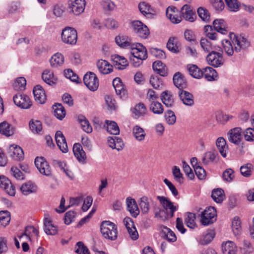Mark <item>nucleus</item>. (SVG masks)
<instances>
[{"label": "nucleus", "mask_w": 254, "mask_h": 254, "mask_svg": "<svg viewBox=\"0 0 254 254\" xmlns=\"http://www.w3.org/2000/svg\"><path fill=\"white\" fill-rule=\"evenodd\" d=\"M173 79L175 86L180 90L186 88V81L181 73L179 72L176 73L173 76Z\"/></svg>", "instance_id": "2f4dec72"}, {"label": "nucleus", "mask_w": 254, "mask_h": 254, "mask_svg": "<svg viewBox=\"0 0 254 254\" xmlns=\"http://www.w3.org/2000/svg\"><path fill=\"white\" fill-rule=\"evenodd\" d=\"M232 42L228 40L222 41L223 49L226 54L229 56H232L234 53H239L242 50H245L250 45V42L246 38L242 36H236L231 38Z\"/></svg>", "instance_id": "f257e3e1"}, {"label": "nucleus", "mask_w": 254, "mask_h": 254, "mask_svg": "<svg viewBox=\"0 0 254 254\" xmlns=\"http://www.w3.org/2000/svg\"><path fill=\"white\" fill-rule=\"evenodd\" d=\"M101 232L103 237L112 241L117 239L118 237L117 226L109 221H104L101 224Z\"/></svg>", "instance_id": "f03ea898"}, {"label": "nucleus", "mask_w": 254, "mask_h": 254, "mask_svg": "<svg viewBox=\"0 0 254 254\" xmlns=\"http://www.w3.org/2000/svg\"><path fill=\"white\" fill-rule=\"evenodd\" d=\"M0 187L5 190L7 193L10 196H14L15 194V188L10 180L2 175L0 176Z\"/></svg>", "instance_id": "4468645a"}, {"label": "nucleus", "mask_w": 254, "mask_h": 254, "mask_svg": "<svg viewBox=\"0 0 254 254\" xmlns=\"http://www.w3.org/2000/svg\"><path fill=\"white\" fill-rule=\"evenodd\" d=\"M177 12V9L173 6H169L166 9V16L173 23H179L182 20V16L178 15Z\"/></svg>", "instance_id": "4be33fe9"}, {"label": "nucleus", "mask_w": 254, "mask_h": 254, "mask_svg": "<svg viewBox=\"0 0 254 254\" xmlns=\"http://www.w3.org/2000/svg\"><path fill=\"white\" fill-rule=\"evenodd\" d=\"M55 139L60 149L63 153L67 152L68 148L65 138L61 131L58 130L56 132L55 134Z\"/></svg>", "instance_id": "a211bd4d"}, {"label": "nucleus", "mask_w": 254, "mask_h": 254, "mask_svg": "<svg viewBox=\"0 0 254 254\" xmlns=\"http://www.w3.org/2000/svg\"><path fill=\"white\" fill-rule=\"evenodd\" d=\"M215 158L216 155L214 153L211 151L207 152L203 156L202 162L204 164L207 165L210 162H213Z\"/></svg>", "instance_id": "338daca9"}, {"label": "nucleus", "mask_w": 254, "mask_h": 254, "mask_svg": "<svg viewBox=\"0 0 254 254\" xmlns=\"http://www.w3.org/2000/svg\"><path fill=\"white\" fill-rule=\"evenodd\" d=\"M113 85L115 89L117 94L121 98L126 99L127 97V91L125 88L122 80L119 77H116L113 80Z\"/></svg>", "instance_id": "ddd939ff"}, {"label": "nucleus", "mask_w": 254, "mask_h": 254, "mask_svg": "<svg viewBox=\"0 0 254 254\" xmlns=\"http://www.w3.org/2000/svg\"><path fill=\"white\" fill-rule=\"evenodd\" d=\"M162 103L167 108H172L174 105V98L171 92L163 91L160 95Z\"/></svg>", "instance_id": "412c9836"}, {"label": "nucleus", "mask_w": 254, "mask_h": 254, "mask_svg": "<svg viewBox=\"0 0 254 254\" xmlns=\"http://www.w3.org/2000/svg\"><path fill=\"white\" fill-rule=\"evenodd\" d=\"M188 69L190 74L193 77L198 79L202 77V69H200L196 65L188 66Z\"/></svg>", "instance_id": "49530a36"}, {"label": "nucleus", "mask_w": 254, "mask_h": 254, "mask_svg": "<svg viewBox=\"0 0 254 254\" xmlns=\"http://www.w3.org/2000/svg\"><path fill=\"white\" fill-rule=\"evenodd\" d=\"M104 25L108 29H115L119 27V24L113 18H109L105 20Z\"/></svg>", "instance_id": "774afa93"}, {"label": "nucleus", "mask_w": 254, "mask_h": 254, "mask_svg": "<svg viewBox=\"0 0 254 254\" xmlns=\"http://www.w3.org/2000/svg\"><path fill=\"white\" fill-rule=\"evenodd\" d=\"M75 252L77 254H90L88 249L82 242H78L75 246Z\"/></svg>", "instance_id": "680f3d73"}, {"label": "nucleus", "mask_w": 254, "mask_h": 254, "mask_svg": "<svg viewBox=\"0 0 254 254\" xmlns=\"http://www.w3.org/2000/svg\"><path fill=\"white\" fill-rule=\"evenodd\" d=\"M107 130L111 134L117 135L120 133L119 127L117 124L113 121H106Z\"/></svg>", "instance_id": "09e8293b"}, {"label": "nucleus", "mask_w": 254, "mask_h": 254, "mask_svg": "<svg viewBox=\"0 0 254 254\" xmlns=\"http://www.w3.org/2000/svg\"><path fill=\"white\" fill-rule=\"evenodd\" d=\"M131 54L133 57L140 60H145L147 58V53L146 48L140 43L133 44L131 46Z\"/></svg>", "instance_id": "1a4fd4ad"}, {"label": "nucleus", "mask_w": 254, "mask_h": 254, "mask_svg": "<svg viewBox=\"0 0 254 254\" xmlns=\"http://www.w3.org/2000/svg\"><path fill=\"white\" fill-rule=\"evenodd\" d=\"M62 41L67 44L74 45L77 42V33L76 30L71 27H67L63 30Z\"/></svg>", "instance_id": "20e7f679"}, {"label": "nucleus", "mask_w": 254, "mask_h": 254, "mask_svg": "<svg viewBox=\"0 0 254 254\" xmlns=\"http://www.w3.org/2000/svg\"><path fill=\"white\" fill-rule=\"evenodd\" d=\"M228 134L229 141L237 145L240 144L242 138L241 128L235 127L229 131Z\"/></svg>", "instance_id": "2eb2a0df"}, {"label": "nucleus", "mask_w": 254, "mask_h": 254, "mask_svg": "<svg viewBox=\"0 0 254 254\" xmlns=\"http://www.w3.org/2000/svg\"><path fill=\"white\" fill-rule=\"evenodd\" d=\"M216 145L220 154L223 157H226L228 146L225 139L223 137H218L216 140Z\"/></svg>", "instance_id": "c85d7f7f"}, {"label": "nucleus", "mask_w": 254, "mask_h": 254, "mask_svg": "<svg viewBox=\"0 0 254 254\" xmlns=\"http://www.w3.org/2000/svg\"><path fill=\"white\" fill-rule=\"evenodd\" d=\"M133 133L135 138L138 141L143 140L146 135L143 129L138 126H135L133 127Z\"/></svg>", "instance_id": "603ef678"}, {"label": "nucleus", "mask_w": 254, "mask_h": 254, "mask_svg": "<svg viewBox=\"0 0 254 254\" xmlns=\"http://www.w3.org/2000/svg\"><path fill=\"white\" fill-rule=\"evenodd\" d=\"M213 25L215 30L222 34H226L228 31L225 27V22L223 19H215L213 22Z\"/></svg>", "instance_id": "37998d69"}, {"label": "nucleus", "mask_w": 254, "mask_h": 254, "mask_svg": "<svg viewBox=\"0 0 254 254\" xmlns=\"http://www.w3.org/2000/svg\"><path fill=\"white\" fill-rule=\"evenodd\" d=\"M167 123L169 125H174L176 122V117L174 113L171 110H168L164 114Z\"/></svg>", "instance_id": "13d9d810"}, {"label": "nucleus", "mask_w": 254, "mask_h": 254, "mask_svg": "<svg viewBox=\"0 0 254 254\" xmlns=\"http://www.w3.org/2000/svg\"><path fill=\"white\" fill-rule=\"evenodd\" d=\"M167 48L173 53L178 52L179 51L177 46V39L174 37L170 38L167 43Z\"/></svg>", "instance_id": "bf43d9fd"}, {"label": "nucleus", "mask_w": 254, "mask_h": 254, "mask_svg": "<svg viewBox=\"0 0 254 254\" xmlns=\"http://www.w3.org/2000/svg\"><path fill=\"white\" fill-rule=\"evenodd\" d=\"M232 230L235 235H239L241 231V222L238 217H235L232 224Z\"/></svg>", "instance_id": "e2e57ef3"}, {"label": "nucleus", "mask_w": 254, "mask_h": 254, "mask_svg": "<svg viewBox=\"0 0 254 254\" xmlns=\"http://www.w3.org/2000/svg\"><path fill=\"white\" fill-rule=\"evenodd\" d=\"M99 71L103 74H107L113 71V66L107 61L100 60L97 63Z\"/></svg>", "instance_id": "bb28decb"}, {"label": "nucleus", "mask_w": 254, "mask_h": 254, "mask_svg": "<svg viewBox=\"0 0 254 254\" xmlns=\"http://www.w3.org/2000/svg\"><path fill=\"white\" fill-rule=\"evenodd\" d=\"M200 45L203 50L206 53L217 50L216 47L213 45V44L206 38H201Z\"/></svg>", "instance_id": "79ce46f5"}, {"label": "nucleus", "mask_w": 254, "mask_h": 254, "mask_svg": "<svg viewBox=\"0 0 254 254\" xmlns=\"http://www.w3.org/2000/svg\"><path fill=\"white\" fill-rule=\"evenodd\" d=\"M206 61L209 64L215 67H219L224 63L222 54L215 50L212 51L208 54Z\"/></svg>", "instance_id": "0eeeda50"}, {"label": "nucleus", "mask_w": 254, "mask_h": 254, "mask_svg": "<svg viewBox=\"0 0 254 254\" xmlns=\"http://www.w3.org/2000/svg\"><path fill=\"white\" fill-rule=\"evenodd\" d=\"M26 80L25 78L20 77L17 78L13 84V88L15 90L21 91L25 88Z\"/></svg>", "instance_id": "5fc2aeb1"}, {"label": "nucleus", "mask_w": 254, "mask_h": 254, "mask_svg": "<svg viewBox=\"0 0 254 254\" xmlns=\"http://www.w3.org/2000/svg\"><path fill=\"white\" fill-rule=\"evenodd\" d=\"M127 210L130 212L131 216L136 218L139 214V209L135 200L131 197L126 199Z\"/></svg>", "instance_id": "6ab92c4d"}, {"label": "nucleus", "mask_w": 254, "mask_h": 254, "mask_svg": "<svg viewBox=\"0 0 254 254\" xmlns=\"http://www.w3.org/2000/svg\"><path fill=\"white\" fill-rule=\"evenodd\" d=\"M179 97L183 103L186 106H192L194 104V97L193 95L185 90L180 91Z\"/></svg>", "instance_id": "b1692460"}, {"label": "nucleus", "mask_w": 254, "mask_h": 254, "mask_svg": "<svg viewBox=\"0 0 254 254\" xmlns=\"http://www.w3.org/2000/svg\"><path fill=\"white\" fill-rule=\"evenodd\" d=\"M10 215L8 211L0 212V226L5 227L9 223Z\"/></svg>", "instance_id": "864d4df0"}, {"label": "nucleus", "mask_w": 254, "mask_h": 254, "mask_svg": "<svg viewBox=\"0 0 254 254\" xmlns=\"http://www.w3.org/2000/svg\"><path fill=\"white\" fill-rule=\"evenodd\" d=\"M149 110L154 114L161 115L164 112V108L161 103L153 101L149 105Z\"/></svg>", "instance_id": "a18cd8bd"}, {"label": "nucleus", "mask_w": 254, "mask_h": 254, "mask_svg": "<svg viewBox=\"0 0 254 254\" xmlns=\"http://www.w3.org/2000/svg\"><path fill=\"white\" fill-rule=\"evenodd\" d=\"M42 78L45 83L50 85L55 84L57 80V77L54 76L53 72L47 69L44 71Z\"/></svg>", "instance_id": "72a5a7b5"}, {"label": "nucleus", "mask_w": 254, "mask_h": 254, "mask_svg": "<svg viewBox=\"0 0 254 254\" xmlns=\"http://www.w3.org/2000/svg\"><path fill=\"white\" fill-rule=\"evenodd\" d=\"M8 152L11 158L17 161H19L24 157L23 150L20 146L17 145H10Z\"/></svg>", "instance_id": "aec40b11"}, {"label": "nucleus", "mask_w": 254, "mask_h": 254, "mask_svg": "<svg viewBox=\"0 0 254 254\" xmlns=\"http://www.w3.org/2000/svg\"><path fill=\"white\" fill-rule=\"evenodd\" d=\"M29 125L30 130L33 133L38 134L42 133V125L40 121L31 120L29 122Z\"/></svg>", "instance_id": "58836bf2"}, {"label": "nucleus", "mask_w": 254, "mask_h": 254, "mask_svg": "<svg viewBox=\"0 0 254 254\" xmlns=\"http://www.w3.org/2000/svg\"><path fill=\"white\" fill-rule=\"evenodd\" d=\"M199 17L204 21L208 22L210 20V15L208 10L204 7H199L197 10Z\"/></svg>", "instance_id": "3c124183"}, {"label": "nucleus", "mask_w": 254, "mask_h": 254, "mask_svg": "<svg viewBox=\"0 0 254 254\" xmlns=\"http://www.w3.org/2000/svg\"><path fill=\"white\" fill-rule=\"evenodd\" d=\"M222 249L224 254H236L237 252L235 244L230 241L222 244Z\"/></svg>", "instance_id": "473e14b6"}, {"label": "nucleus", "mask_w": 254, "mask_h": 254, "mask_svg": "<svg viewBox=\"0 0 254 254\" xmlns=\"http://www.w3.org/2000/svg\"><path fill=\"white\" fill-rule=\"evenodd\" d=\"M205 36L211 40H216L218 38V34L214 31L212 27L210 25H206L204 27Z\"/></svg>", "instance_id": "8fccbe9b"}, {"label": "nucleus", "mask_w": 254, "mask_h": 254, "mask_svg": "<svg viewBox=\"0 0 254 254\" xmlns=\"http://www.w3.org/2000/svg\"><path fill=\"white\" fill-rule=\"evenodd\" d=\"M161 236L162 238L170 243L174 242L177 240V237L174 232L166 227L162 228Z\"/></svg>", "instance_id": "7c9ffc66"}, {"label": "nucleus", "mask_w": 254, "mask_h": 254, "mask_svg": "<svg viewBox=\"0 0 254 254\" xmlns=\"http://www.w3.org/2000/svg\"><path fill=\"white\" fill-rule=\"evenodd\" d=\"M37 190V187L35 185L31 183L27 182L23 184L20 187V190L23 194L27 195L30 193L35 192Z\"/></svg>", "instance_id": "4c0bfd02"}, {"label": "nucleus", "mask_w": 254, "mask_h": 254, "mask_svg": "<svg viewBox=\"0 0 254 254\" xmlns=\"http://www.w3.org/2000/svg\"><path fill=\"white\" fill-rule=\"evenodd\" d=\"M195 215L193 213L189 212L188 213L187 217L185 219V222L188 227L190 228H194L195 226Z\"/></svg>", "instance_id": "69168bd1"}, {"label": "nucleus", "mask_w": 254, "mask_h": 254, "mask_svg": "<svg viewBox=\"0 0 254 254\" xmlns=\"http://www.w3.org/2000/svg\"><path fill=\"white\" fill-rule=\"evenodd\" d=\"M54 114L56 118L60 120L65 116V111L61 104L57 103L53 106Z\"/></svg>", "instance_id": "a19ab883"}, {"label": "nucleus", "mask_w": 254, "mask_h": 254, "mask_svg": "<svg viewBox=\"0 0 254 254\" xmlns=\"http://www.w3.org/2000/svg\"><path fill=\"white\" fill-rule=\"evenodd\" d=\"M35 164L41 174L49 177L53 176L51 167L43 157H36Z\"/></svg>", "instance_id": "39448f33"}, {"label": "nucleus", "mask_w": 254, "mask_h": 254, "mask_svg": "<svg viewBox=\"0 0 254 254\" xmlns=\"http://www.w3.org/2000/svg\"><path fill=\"white\" fill-rule=\"evenodd\" d=\"M134 32L139 37L146 39L149 35V30L148 27L141 21H134L131 24Z\"/></svg>", "instance_id": "6e6552de"}, {"label": "nucleus", "mask_w": 254, "mask_h": 254, "mask_svg": "<svg viewBox=\"0 0 254 254\" xmlns=\"http://www.w3.org/2000/svg\"><path fill=\"white\" fill-rule=\"evenodd\" d=\"M116 44L122 48L129 47L131 48V42L130 39L126 36H118L115 38Z\"/></svg>", "instance_id": "c9c22d12"}, {"label": "nucleus", "mask_w": 254, "mask_h": 254, "mask_svg": "<svg viewBox=\"0 0 254 254\" xmlns=\"http://www.w3.org/2000/svg\"><path fill=\"white\" fill-rule=\"evenodd\" d=\"M216 210L213 207L206 208L201 213L200 222L204 226L209 225L216 220Z\"/></svg>", "instance_id": "7ed1b4c3"}, {"label": "nucleus", "mask_w": 254, "mask_h": 254, "mask_svg": "<svg viewBox=\"0 0 254 254\" xmlns=\"http://www.w3.org/2000/svg\"><path fill=\"white\" fill-rule=\"evenodd\" d=\"M139 206L143 214H147L149 210V203L148 199L146 196H143L140 198Z\"/></svg>", "instance_id": "4d7b16f0"}, {"label": "nucleus", "mask_w": 254, "mask_h": 254, "mask_svg": "<svg viewBox=\"0 0 254 254\" xmlns=\"http://www.w3.org/2000/svg\"><path fill=\"white\" fill-rule=\"evenodd\" d=\"M217 76L216 71L212 67L207 66L202 68V77H204L207 81H214Z\"/></svg>", "instance_id": "c756f323"}, {"label": "nucleus", "mask_w": 254, "mask_h": 254, "mask_svg": "<svg viewBox=\"0 0 254 254\" xmlns=\"http://www.w3.org/2000/svg\"><path fill=\"white\" fill-rule=\"evenodd\" d=\"M13 99L15 104L22 109H29L32 105L30 98L26 95L17 94L14 96Z\"/></svg>", "instance_id": "9d476101"}, {"label": "nucleus", "mask_w": 254, "mask_h": 254, "mask_svg": "<svg viewBox=\"0 0 254 254\" xmlns=\"http://www.w3.org/2000/svg\"><path fill=\"white\" fill-rule=\"evenodd\" d=\"M229 10L237 11L239 10L240 4L237 0H225Z\"/></svg>", "instance_id": "0e129e2a"}, {"label": "nucleus", "mask_w": 254, "mask_h": 254, "mask_svg": "<svg viewBox=\"0 0 254 254\" xmlns=\"http://www.w3.org/2000/svg\"><path fill=\"white\" fill-rule=\"evenodd\" d=\"M73 152L75 157L80 162H84L86 156L83 150L82 147L79 143H75L73 147Z\"/></svg>", "instance_id": "a878e982"}, {"label": "nucleus", "mask_w": 254, "mask_h": 254, "mask_svg": "<svg viewBox=\"0 0 254 254\" xmlns=\"http://www.w3.org/2000/svg\"><path fill=\"white\" fill-rule=\"evenodd\" d=\"M212 199L217 203H221L225 198L224 190L221 189L214 190L211 194Z\"/></svg>", "instance_id": "c03bdc74"}, {"label": "nucleus", "mask_w": 254, "mask_h": 254, "mask_svg": "<svg viewBox=\"0 0 254 254\" xmlns=\"http://www.w3.org/2000/svg\"><path fill=\"white\" fill-rule=\"evenodd\" d=\"M150 83L156 89H159L163 86V81L158 76H151L150 79Z\"/></svg>", "instance_id": "052dcab7"}, {"label": "nucleus", "mask_w": 254, "mask_h": 254, "mask_svg": "<svg viewBox=\"0 0 254 254\" xmlns=\"http://www.w3.org/2000/svg\"><path fill=\"white\" fill-rule=\"evenodd\" d=\"M85 5V0H75L69 4L70 12L78 15L84 11Z\"/></svg>", "instance_id": "f8f14e48"}, {"label": "nucleus", "mask_w": 254, "mask_h": 254, "mask_svg": "<svg viewBox=\"0 0 254 254\" xmlns=\"http://www.w3.org/2000/svg\"><path fill=\"white\" fill-rule=\"evenodd\" d=\"M78 120L84 131L87 133H91L92 132V127L89 121L84 116H79L78 117Z\"/></svg>", "instance_id": "de8ad7c7"}, {"label": "nucleus", "mask_w": 254, "mask_h": 254, "mask_svg": "<svg viewBox=\"0 0 254 254\" xmlns=\"http://www.w3.org/2000/svg\"><path fill=\"white\" fill-rule=\"evenodd\" d=\"M83 81L87 87L92 91H96L99 87V80L93 72L86 73L84 76Z\"/></svg>", "instance_id": "423d86ee"}, {"label": "nucleus", "mask_w": 254, "mask_h": 254, "mask_svg": "<svg viewBox=\"0 0 254 254\" xmlns=\"http://www.w3.org/2000/svg\"><path fill=\"white\" fill-rule=\"evenodd\" d=\"M0 132L6 136H10L14 133V128L7 122H3L0 124Z\"/></svg>", "instance_id": "f704fd0d"}, {"label": "nucleus", "mask_w": 254, "mask_h": 254, "mask_svg": "<svg viewBox=\"0 0 254 254\" xmlns=\"http://www.w3.org/2000/svg\"><path fill=\"white\" fill-rule=\"evenodd\" d=\"M48 216H49L48 215ZM44 231L47 235H55L58 233V228L54 225L51 218L49 217H45L44 220Z\"/></svg>", "instance_id": "5701e85b"}, {"label": "nucleus", "mask_w": 254, "mask_h": 254, "mask_svg": "<svg viewBox=\"0 0 254 254\" xmlns=\"http://www.w3.org/2000/svg\"><path fill=\"white\" fill-rule=\"evenodd\" d=\"M153 70L160 75L166 76L168 74V70L166 65L160 61L154 62L152 64Z\"/></svg>", "instance_id": "cd10ccee"}, {"label": "nucleus", "mask_w": 254, "mask_h": 254, "mask_svg": "<svg viewBox=\"0 0 254 254\" xmlns=\"http://www.w3.org/2000/svg\"><path fill=\"white\" fill-rule=\"evenodd\" d=\"M35 101L40 104H44L46 101V96L45 90L40 85L34 87L33 90Z\"/></svg>", "instance_id": "dca6fc26"}, {"label": "nucleus", "mask_w": 254, "mask_h": 254, "mask_svg": "<svg viewBox=\"0 0 254 254\" xmlns=\"http://www.w3.org/2000/svg\"><path fill=\"white\" fill-rule=\"evenodd\" d=\"M182 17L190 22H193L196 19V16L194 11H193L190 6L188 4H185L181 8Z\"/></svg>", "instance_id": "f3484780"}, {"label": "nucleus", "mask_w": 254, "mask_h": 254, "mask_svg": "<svg viewBox=\"0 0 254 254\" xmlns=\"http://www.w3.org/2000/svg\"><path fill=\"white\" fill-rule=\"evenodd\" d=\"M147 111L145 105L142 103H139L135 106L132 110V113L135 118H139L146 115Z\"/></svg>", "instance_id": "e433bc0d"}, {"label": "nucleus", "mask_w": 254, "mask_h": 254, "mask_svg": "<svg viewBox=\"0 0 254 254\" xmlns=\"http://www.w3.org/2000/svg\"><path fill=\"white\" fill-rule=\"evenodd\" d=\"M50 62L52 67H57L63 64L64 58L61 54L57 53L51 57Z\"/></svg>", "instance_id": "ea45409f"}, {"label": "nucleus", "mask_w": 254, "mask_h": 254, "mask_svg": "<svg viewBox=\"0 0 254 254\" xmlns=\"http://www.w3.org/2000/svg\"><path fill=\"white\" fill-rule=\"evenodd\" d=\"M111 58L114 62V66L119 69H124L128 65L127 61L124 57L114 55H112Z\"/></svg>", "instance_id": "393cba45"}, {"label": "nucleus", "mask_w": 254, "mask_h": 254, "mask_svg": "<svg viewBox=\"0 0 254 254\" xmlns=\"http://www.w3.org/2000/svg\"><path fill=\"white\" fill-rule=\"evenodd\" d=\"M253 170V165L251 163H247L240 167L241 174L245 177H249L252 175Z\"/></svg>", "instance_id": "6e6d98bb"}, {"label": "nucleus", "mask_w": 254, "mask_h": 254, "mask_svg": "<svg viewBox=\"0 0 254 254\" xmlns=\"http://www.w3.org/2000/svg\"><path fill=\"white\" fill-rule=\"evenodd\" d=\"M157 198L166 210H169L168 215L171 218L173 217L174 212L178 210V206L174 205V203L166 197L157 196Z\"/></svg>", "instance_id": "9b49d317"}]
</instances>
